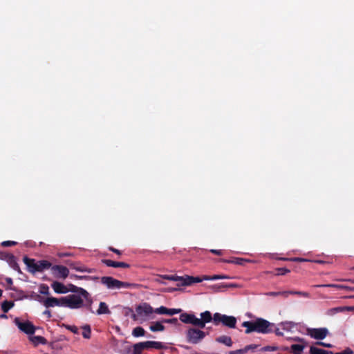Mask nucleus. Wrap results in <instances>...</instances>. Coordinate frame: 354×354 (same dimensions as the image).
Masks as SVG:
<instances>
[{
	"instance_id": "obj_1",
	"label": "nucleus",
	"mask_w": 354,
	"mask_h": 354,
	"mask_svg": "<svg viewBox=\"0 0 354 354\" xmlns=\"http://www.w3.org/2000/svg\"><path fill=\"white\" fill-rule=\"evenodd\" d=\"M88 295L86 290L80 288L77 293L62 297L63 307L79 309L84 306V299H87Z\"/></svg>"
},
{
	"instance_id": "obj_2",
	"label": "nucleus",
	"mask_w": 354,
	"mask_h": 354,
	"mask_svg": "<svg viewBox=\"0 0 354 354\" xmlns=\"http://www.w3.org/2000/svg\"><path fill=\"white\" fill-rule=\"evenodd\" d=\"M154 308L148 303L143 302L138 305L132 314L133 320L142 323L154 319Z\"/></svg>"
},
{
	"instance_id": "obj_3",
	"label": "nucleus",
	"mask_w": 354,
	"mask_h": 354,
	"mask_svg": "<svg viewBox=\"0 0 354 354\" xmlns=\"http://www.w3.org/2000/svg\"><path fill=\"white\" fill-rule=\"evenodd\" d=\"M101 282L105 285L107 288L112 290H120L123 288H131L136 286V284L123 282L115 279L111 277H103Z\"/></svg>"
},
{
	"instance_id": "obj_4",
	"label": "nucleus",
	"mask_w": 354,
	"mask_h": 354,
	"mask_svg": "<svg viewBox=\"0 0 354 354\" xmlns=\"http://www.w3.org/2000/svg\"><path fill=\"white\" fill-rule=\"evenodd\" d=\"M213 322L216 325L221 322L225 326L234 328L236 326V319L233 316H228L216 313L213 316Z\"/></svg>"
},
{
	"instance_id": "obj_5",
	"label": "nucleus",
	"mask_w": 354,
	"mask_h": 354,
	"mask_svg": "<svg viewBox=\"0 0 354 354\" xmlns=\"http://www.w3.org/2000/svg\"><path fill=\"white\" fill-rule=\"evenodd\" d=\"M186 337L189 343L198 344L205 337V333L199 329L191 328L187 330Z\"/></svg>"
},
{
	"instance_id": "obj_6",
	"label": "nucleus",
	"mask_w": 354,
	"mask_h": 354,
	"mask_svg": "<svg viewBox=\"0 0 354 354\" xmlns=\"http://www.w3.org/2000/svg\"><path fill=\"white\" fill-rule=\"evenodd\" d=\"M14 322L20 330L26 334L32 335L35 331V327L29 321L22 322L17 317L15 319Z\"/></svg>"
},
{
	"instance_id": "obj_7",
	"label": "nucleus",
	"mask_w": 354,
	"mask_h": 354,
	"mask_svg": "<svg viewBox=\"0 0 354 354\" xmlns=\"http://www.w3.org/2000/svg\"><path fill=\"white\" fill-rule=\"evenodd\" d=\"M307 333L314 339H323L328 335V330L326 328H308Z\"/></svg>"
},
{
	"instance_id": "obj_8",
	"label": "nucleus",
	"mask_w": 354,
	"mask_h": 354,
	"mask_svg": "<svg viewBox=\"0 0 354 354\" xmlns=\"http://www.w3.org/2000/svg\"><path fill=\"white\" fill-rule=\"evenodd\" d=\"M51 270L53 274L57 278L66 279L69 274L68 269L63 266H53Z\"/></svg>"
},
{
	"instance_id": "obj_9",
	"label": "nucleus",
	"mask_w": 354,
	"mask_h": 354,
	"mask_svg": "<svg viewBox=\"0 0 354 354\" xmlns=\"http://www.w3.org/2000/svg\"><path fill=\"white\" fill-rule=\"evenodd\" d=\"M255 326L253 329H256L258 333H267L269 332L270 323L263 319H259L254 322Z\"/></svg>"
},
{
	"instance_id": "obj_10",
	"label": "nucleus",
	"mask_w": 354,
	"mask_h": 354,
	"mask_svg": "<svg viewBox=\"0 0 354 354\" xmlns=\"http://www.w3.org/2000/svg\"><path fill=\"white\" fill-rule=\"evenodd\" d=\"M44 305L46 308L55 307V306H62V297L55 298V297H48L44 301Z\"/></svg>"
},
{
	"instance_id": "obj_11",
	"label": "nucleus",
	"mask_w": 354,
	"mask_h": 354,
	"mask_svg": "<svg viewBox=\"0 0 354 354\" xmlns=\"http://www.w3.org/2000/svg\"><path fill=\"white\" fill-rule=\"evenodd\" d=\"M23 260L30 272L35 273L37 272V261L33 259H29L27 257H24Z\"/></svg>"
},
{
	"instance_id": "obj_12",
	"label": "nucleus",
	"mask_w": 354,
	"mask_h": 354,
	"mask_svg": "<svg viewBox=\"0 0 354 354\" xmlns=\"http://www.w3.org/2000/svg\"><path fill=\"white\" fill-rule=\"evenodd\" d=\"M51 287L56 293L64 294L68 292V288L63 283L58 281H54L51 284Z\"/></svg>"
},
{
	"instance_id": "obj_13",
	"label": "nucleus",
	"mask_w": 354,
	"mask_h": 354,
	"mask_svg": "<svg viewBox=\"0 0 354 354\" xmlns=\"http://www.w3.org/2000/svg\"><path fill=\"white\" fill-rule=\"evenodd\" d=\"M200 321L202 322V325H201V328H203L205 326L207 323L210 322L213 317H212V314L209 311H205L201 313Z\"/></svg>"
},
{
	"instance_id": "obj_14",
	"label": "nucleus",
	"mask_w": 354,
	"mask_h": 354,
	"mask_svg": "<svg viewBox=\"0 0 354 354\" xmlns=\"http://www.w3.org/2000/svg\"><path fill=\"white\" fill-rule=\"evenodd\" d=\"M203 280H205L204 277L201 279L200 277H194L189 275H185L183 279V286H190L194 283H199L201 282Z\"/></svg>"
},
{
	"instance_id": "obj_15",
	"label": "nucleus",
	"mask_w": 354,
	"mask_h": 354,
	"mask_svg": "<svg viewBox=\"0 0 354 354\" xmlns=\"http://www.w3.org/2000/svg\"><path fill=\"white\" fill-rule=\"evenodd\" d=\"M103 262L109 267L113 268H128L129 265L124 262H117L109 259L104 260Z\"/></svg>"
},
{
	"instance_id": "obj_16",
	"label": "nucleus",
	"mask_w": 354,
	"mask_h": 354,
	"mask_svg": "<svg viewBox=\"0 0 354 354\" xmlns=\"http://www.w3.org/2000/svg\"><path fill=\"white\" fill-rule=\"evenodd\" d=\"M165 328L162 321L153 322L149 326V329L152 332L163 331Z\"/></svg>"
},
{
	"instance_id": "obj_17",
	"label": "nucleus",
	"mask_w": 354,
	"mask_h": 354,
	"mask_svg": "<svg viewBox=\"0 0 354 354\" xmlns=\"http://www.w3.org/2000/svg\"><path fill=\"white\" fill-rule=\"evenodd\" d=\"M51 267V263L46 260H41L37 261V272H42L46 269H48Z\"/></svg>"
},
{
	"instance_id": "obj_18",
	"label": "nucleus",
	"mask_w": 354,
	"mask_h": 354,
	"mask_svg": "<svg viewBox=\"0 0 354 354\" xmlns=\"http://www.w3.org/2000/svg\"><path fill=\"white\" fill-rule=\"evenodd\" d=\"M217 342L223 344L229 347L232 346V341L230 337L226 335H222L216 339Z\"/></svg>"
},
{
	"instance_id": "obj_19",
	"label": "nucleus",
	"mask_w": 354,
	"mask_h": 354,
	"mask_svg": "<svg viewBox=\"0 0 354 354\" xmlns=\"http://www.w3.org/2000/svg\"><path fill=\"white\" fill-rule=\"evenodd\" d=\"M111 312L109 309L108 306L104 302H100L99 304V308L97 310V315H102V314H110Z\"/></svg>"
},
{
	"instance_id": "obj_20",
	"label": "nucleus",
	"mask_w": 354,
	"mask_h": 354,
	"mask_svg": "<svg viewBox=\"0 0 354 354\" xmlns=\"http://www.w3.org/2000/svg\"><path fill=\"white\" fill-rule=\"evenodd\" d=\"M30 340L35 345L38 344H46V339L41 336H31Z\"/></svg>"
},
{
	"instance_id": "obj_21",
	"label": "nucleus",
	"mask_w": 354,
	"mask_h": 354,
	"mask_svg": "<svg viewBox=\"0 0 354 354\" xmlns=\"http://www.w3.org/2000/svg\"><path fill=\"white\" fill-rule=\"evenodd\" d=\"M310 354H333V352H329L315 346H311L310 348Z\"/></svg>"
},
{
	"instance_id": "obj_22",
	"label": "nucleus",
	"mask_w": 354,
	"mask_h": 354,
	"mask_svg": "<svg viewBox=\"0 0 354 354\" xmlns=\"http://www.w3.org/2000/svg\"><path fill=\"white\" fill-rule=\"evenodd\" d=\"M183 279L184 276H177V275H168V279L170 281H177L178 286H183Z\"/></svg>"
},
{
	"instance_id": "obj_23",
	"label": "nucleus",
	"mask_w": 354,
	"mask_h": 354,
	"mask_svg": "<svg viewBox=\"0 0 354 354\" xmlns=\"http://www.w3.org/2000/svg\"><path fill=\"white\" fill-rule=\"evenodd\" d=\"M15 304L11 301H4L1 304V309L4 313H7L14 306Z\"/></svg>"
},
{
	"instance_id": "obj_24",
	"label": "nucleus",
	"mask_w": 354,
	"mask_h": 354,
	"mask_svg": "<svg viewBox=\"0 0 354 354\" xmlns=\"http://www.w3.org/2000/svg\"><path fill=\"white\" fill-rule=\"evenodd\" d=\"M242 325L243 327L246 328L245 333H250L252 331H256V329H253L255 326L254 322H244Z\"/></svg>"
},
{
	"instance_id": "obj_25",
	"label": "nucleus",
	"mask_w": 354,
	"mask_h": 354,
	"mask_svg": "<svg viewBox=\"0 0 354 354\" xmlns=\"http://www.w3.org/2000/svg\"><path fill=\"white\" fill-rule=\"evenodd\" d=\"M82 336L86 339H90L91 333L90 326L88 324H86V325L83 326L82 327Z\"/></svg>"
},
{
	"instance_id": "obj_26",
	"label": "nucleus",
	"mask_w": 354,
	"mask_h": 354,
	"mask_svg": "<svg viewBox=\"0 0 354 354\" xmlns=\"http://www.w3.org/2000/svg\"><path fill=\"white\" fill-rule=\"evenodd\" d=\"M145 333L144 328L140 326L136 327L132 331V335L136 337L144 336Z\"/></svg>"
},
{
	"instance_id": "obj_27",
	"label": "nucleus",
	"mask_w": 354,
	"mask_h": 354,
	"mask_svg": "<svg viewBox=\"0 0 354 354\" xmlns=\"http://www.w3.org/2000/svg\"><path fill=\"white\" fill-rule=\"evenodd\" d=\"M304 348V346L302 344H292L290 346L291 351L295 354H301Z\"/></svg>"
},
{
	"instance_id": "obj_28",
	"label": "nucleus",
	"mask_w": 354,
	"mask_h": 354,
	"mask_svg": "<svg viewBox=\"0 0 354 354\" xmlns=\"http://www.w3.org/2000/svg\"><path fill=\"white\" fill-rule=\"evenodd\" d=\"M229 279V277L227 275H220V274H215L213 276H204L205 280H217V279Z\"/></svg>"
},
{
	"instance_id": "obj_29",
	"label": "nucleus",
	"mask_w": 354,
	"mask_h": 354,
	"mask_svg": "<svg viewBox=\"0 0 354 354\" xmlns=\"http://www.w3.org/2000/svg\"><path fill=\"white\" fill-rule=\"evenodd\" d=\"M188 324H191L195 326L201 328V325H202V322L200 321L199 318L196 317L194 315H192V316L190 318V321Z\"/></svg>"
},
{
	"instance_id": "obj_30",
	"label": "nucleus",
	"mask_w": 354,
	"mask_h": 354,
	"mask_svg": "<svg viewBox=\"0 0 354 354\" xmlns=\"http://www.w3.org/2000/svg\"><path fill=\"white\" fill-rule=\"evenodd\" d=\"M282 328L286 330H291L295 326V324L292 322H285L281 323Z\"/></svg>"
},
{
	"instance_id": "obj_31",
	"label": "nucleus",
	"mask_w": 354,
	"mask_h": 354,
	"mask_svg": "<svg viewBox=\"0 0 354 354\" xmlns=\"http://www.w3.org/2000/svg\"><path fill=\"white\" fill-rule=\"evenodd\" d=\"M168 308L163 306L154 308V314L167 315Z\"/></svg>"
},
{
	"instance_id": "obj_32",
	"label": "nucleus",
	"mask_w": 354,
	"mask_h": 354,
	"mask_svg": "<svg viewBox=\"0 0 354 354\" xmlns=\"http://www.w3.org/2000/svg\"><path fill=\"white\" fill-rule=\"evenodd\" d=\"M193 314L183 313L180 316V320L185 324H188Z\"/></svg>"
},
{
	"instance_id": "obj_33",
	"label": "nucleus",
	"mask_w": 354,
	"mask_h": 354,
	"mask_svg": "<svg viewBox=\"0 0 354 354\" xmlns=\"http://www.w3.org/2000/svg\"><path fill=\"white\" fill-rule=\"evenodd\" d=\"M267 295L277 297V296H283L284 297H288L289 296V292H286V291L282 292H270L266 294Z\"/></svg>"
},
{
	"instance_id": "obj_34",
	"label": "nucleus",
	"mask_w": 354,
	"mask_h": 354,
	"mask_svg": "<svg viewBox=\"0 0 354 354\" xmlns=\"http://www.w3.org/2000/svg\"><path fill=\"white\" fill-rule=\"evenodd\" d=\"M145 348L142 347V343H137L133 346V353L134 354H140L142 351Z\"/></svg>"
},
{
	"instance_id": "obj_35",
	"label": "nucleus",
	"mask_w": 354,
	"mask_h": 354,
	"mask_svg": "<svg viewBox=\"0 0 354 354\" xmlns=\"http://www.w3.org/2000/svg\"><path fill=\"white\" fill-rule=\"evenodd\" d=\"M286 292H289V295H301V296H304L305 297H309V294L307 293V292H300V291H286Z\"/></svg>"
},
{
	"instance_id": "obj_36",
	"label": "nucleus",
	"mask_w": 354,
	"mask_h": 354,
	"mask_svg": "<svg viewBox=\"0 0 354 354\" xmlns=\"http://www.w3.org/2000/svg\"><path fill=\"white\" fill-rule=\"evenodd\" d=\"M181 312V309L180 308H168L167 315H174L178 314Z\"/></svg>"
},
{
	"instance_id": "obj_37",
	"label": "nucleus",
	"mask_w": 354,
	"mask_h": 354,
	"mask_svg": "<svg viewBox=\"0 0 354 354\" xmlns=\"http://www.w3.org/2000/svg\"><path fill=\"white\" fill-rule=\"evenodd\" d=\"M66 328L68 329V330L71 331L74 334H78L79 333V328L77 326H74V325L66 326Z\"/></svg>"
},
{
	"instance_id": "obj_38",
	"label": "nucleus",
	"mask_w": 354,
	"mask_h": 354,
	"mask_svg": "<svg viewBox=\"0 0 354 354\" xmlns=\"http://www.w3.org/2000/svg\"><path fill=\"white\" fill-rule=\"evenodd\" d=\"M39 292L42 295H48L49 294V288L48 286L46 285H41L40 286V290Z\"/></svg>"
},
{
	"instance_id": "obj_39",
	"label": "nucleus",
	"mask_w": 354,
	"mask_h": 354,
	"mask_svg": "<svg viewBox=\"0 0 354 354\" xmlns=\"http://www.w3.org/2000/svg\"><path fill=\"white\" fill-rule=\"evenodd\" d=\"M73 269H75V270L77 271H79V272H91V269H87L86 268H84V267H79V266H73L72 267Z\"/></svg>"
},
{
	"instance_id": "obj_40",
	"label": "nucleus",
	"mask_w": 354,
	"mask_h": 354,
	"mask_svg": "<svg viewBox=\"0 0 354 354\" xmlns=\"http://www.w3.org/2000/svg\"><path fill=\"white\" fill-rule=\"evenodd\" d=\"M257 348V345H256V344H250V345L246 346L243 348H244L245 353H246L247 352H248L250 351H254Z\"/></svg>"
},
{
	"instance_id": "obj_41",
	"label": "nucleus",
	"mask_w": 354,
	"mask_h": 354,
	"mask_svg": "<svg viewBox=\"0 0 354 354\" xmlns=\"http://www.w3.org/2000/svg\"><path fill=\"white\" fill-rule=\"evenodd\" d=\"M162 322L176 324L178 322V319L176 318L165 319H162Z\"/></svg>"
},
{
	"instance_id": "obj_42",
	"label": "nucleus",
	"mask_w": 354,
	"mask_h": 354,
	"mask_svg": "<svg viewBox=\"0 0 354 354\" xmlns=\"http://www.w3.org/2000/svg\"><path fill=\"white\" fill-rule=\"evenodd\" d=\"M151 348H157V349L161 348L162 347V343L159 342L151 341Z\"/></svg>"
},
{
	"instance_id": "obj_43",
	"label": "nucleus",
	"mask_w": 354,
	"mask_h": 354,
	"mask_svg": "<svg viewBox=\"0 0 354 354\" xmlns=\"http://www.w3.org/2000/svg\"><path fill=\"white\" fill-rule=\"evenodd\" d=\"M1 244L3 246L10 247V246L15 245L16 242L12 241H3Z\"/></svg>"
},
{
	"instance_id": "obj_44",
	"label": "nucleus",
	"mask_w": 354,
	"mask_h": 354,
	"mask_svg": "<svg viewBox=\"0 0 354 354\" xmlns=\"http://www.w3.org/2000/svg\"><path fill=\"white\" fill-rule=\"evenodd\" d=\"M160 279H168V275H167V274L160 275L158 278L156 279V282L161 283V284H164L165 283L162 281H161Z\"/></svg>"
},
{
	"instance_id": "obj_45",
	"label": "nucleus",
	"mask_w": 354,
	"mask_h": 354,
	"mask_svg": "<svg viewBox=\"0 0 354 354\" xmlns=\"http://www.w3.org/2000/svg\"><path fill=\"white\" fill-rule=\"evenodd\" d=\"M320 287H333L336 288H342V286L338 285V284H324V285H319Z\"/></svg>"
},
{
	"instance_id": "obj_46",
	"label": "nucleus",
	"mask_w": 354,
	"mask_h": 354,
	"mask_svg": "<svg viewBox=\"0 0 354 354\" xmlns=\"http://www.w3.org/2000/svg\"><path fill=\"white\" fill-rule=\"evenodd\" d=\"M244 348L238 349L235 351H232L229 353V354H245Z\"/></svg>"
},
{
	"instance_id": "obj_47",
	"label": "nucleus",
	"mask_w": 354,
	"mask_h": 354,
	"mask_svg": "<svg viewBox=\"0 0 354 354\" xmlns=\"http://www.w3.org/2000/svg\"><path fill=\"white\" fill-rule=\"evenodd\" d=\"M141 343H142V347L145 349H147V348H151V341H147V342H141Z\"/></svg>"
},
{
	"instance_id": "obj_48",
	"label": "nucleus",
	"mask_w": 354,
	"mask_h": 354,
	"mask_svg": "<svg viewBox=\"0 0 354 354\" xmlns=\"http://www.w3.org/2000/svg\"><path fill=\"white\" fill-rule=\"evenodd\" d=\"M277 348L276 347H274V346H265L263 348H261V351H276Z\"/></svg>"
},
{
	"instance_id": "obj_49",
	"label": "nucleus",
	"mask_w": 354,
	"mask_h": 354,
	"mask_svg": "<svg viewBox=\"0 0 354 354\" xmlns=\"http://www.w3.org/2000/svg\"><path fill=\"white\" fill-rule=\"evenodd\" d=\"M353 351L351 349L346 348L344 351L339 352V353H337L335 354H353Z\"/></svg>"
},
{
	"instance_id": "obj_50",
	"label": "nucleus",
	"mask_w": 354,
	"mask_h": 354,
	"mask_svg": "<svg viewBox=\"0 0 354 354\" xmlns=\"http://www.w3.org/2000/svg\"><path fill=\"white\" fill-rule=\"evenodd\" d=\"M14 270H17L18 272H21L20 268L19 265L16 262H13V264L12 266Z\"/></svg>"
},
{
	"instance_id": "obj_51",
	"label": "nucleus",
	"mask_w": 354,
	"mask_h": 354,
	"mask_svg": "<svg viewBox=\"0 0 354 354\" xmlns=\"http://www.w3.org/2000/svg\"><path fill=\"white\" fill-rule=\"evenodd\" d=\"M317 344L318 345H321V346H323L324 347H327V348H330L332 347V345L330 344H326L324 342H317Z\"/></svg>"
},
{
	"instance_id": "obj_52",
	"label": "nucleus",
	"mask_w": 354,
	"mask_h": 354,
	"mask_svg": "<svg viewBox=\"0 0 354 354\" xmlns=\"http://www.w3.org/2000/svg\"><path fill=\"white\" fill-rule=\"evenodd\" d=\"M210 252L213 254H217V255H221L222 254V251L221 250H214V249H212L210 250Z\"/></svg>"
},
{
	"instance_id": "obj_53",
	"label": "nucleus",
	"mask_w": 354,
	"mask_h": 354,
	"mask_svg": "<svg viewBox=\"0 0 354 354\" xmlns=\"http://www.w3.org/2000/svg\"><path fill=\"white\" fill-rule=\"evenodd\" d=\"M279 271H280L279 274H285L290 272L289 270L286 269V268H280Z\"/></svg>"
},
{
	"instance_id": "obj_54",
	"label": "nucleus",
	"mask_w": 354,
	"mask_h": 354,
	"mask_svg": "<svg viewBox=\"0 0 354 354\" xmlns=\"http://www.w3.org/2000/svg\"><path fill=\"white\" fill-rule=\"evenodd\" d=\"M242 259H236V261H224L225 262H228V263H237V264H241L242 263Z\"/></svg>"
},
{
	"instance_id": "obj_55",
	"label": "nucleus",
	"mask_w": 354,
	"mask_h": 354,
	"mask_svg": "<svg viewBox=\"0 0 354 354\" xmlns=\"http://www.w3.org/2000/svg\"><path fill=\"white\" fill-rule=\"evenodd\" d=\"M44 315H45L46 316H47V317L50 318L51 317V313L50 310H46L44 312Z\"/></svg>"
},
{
	"instance_id": "obj_56",
	"label": "nucleus",
	"mask_w": 354,
	"mask_h": 354,
	"mask_svg": "<svg viewBox=\"0 0 354 354\" xmlns=\"http://www.w3.org/2000/svg\"><path fill=\"white\" fill-rule=\"evenodd\" d=\"M109 249H110V250H111L112 252H115V253H116V254H120V250H117V249H115V248H110Z\"/></svg>"
},
{
	"instance_id": "obj_57",
	"label": "nucleus",
	"mask_w": 354,
	"mask_h": 354,
	"mask_svg": "<svg viewBox=\"0 0 354 354\" xmlns=\"http://www.w3.org/2000/svg\"><path fill=\"white\" fill-rule=\"evenodd\" d=\"M295 261H299V262H302V261H306L307 260L306 259H301V258H295L294 259Z\"/></svg>"
},
{
	"instance_id": "obj_58",
	"label": "nucleus",
	"mask_w": 354,
	"mask_h": 354,
	"mask_svg": "<svg viewBox=\"0 0 354 354\" xmlns=\"http://www.w3.org/2000/svg\"><path fill=\"white\" fill-rule=\"evenodd\" d=\"M6 282L8 283V284H12V280L11 278H6Z\"/></svg>"
},
{
	"instance_id": "obj_59",
	"label": "nucleus",
	"mask_w": 354,
	"mask_h": 354,
	"mask_svg": "<svg viewBox=\"0 0 354 354\" xmlns=\"http://www.w3.org/2000/svg\"><path fill=\"white\" fill-rule=\"evenodd\" d=\"M175 290H176V288H170L167 289V292H171Z\"/></svg>"
},
{
	"instance_id": "obj_60",
	"label": "nucleus",
	"mask_w": 354,
	"mask_h": 354,
	"mask_svg": "<svg viewBox=\"0 0 354 354\" xmlns=\"http://www.w3.org/2000/svg\"><path fill=\"white\" fill-rule=\"evenodd\" d=\"M5 256L9 257V259H12L14 261V257L12 255L6 254Z\"/></svg>"
},
{
	"instance_id": "obj_61",
	"label": "nucleus",
	"mask_w": 354,
	"mask_h": 354,
	"mask_svg": "<svg viewBox=\"0 0 354 354\" xmlns=\"http://www.w3.org/2000/svg\"><path fill=\"white\" fill-rule=\"evenodd\" d=\"M0 317H1V318L6 319V318H7V316H6V315L3 314V315H0Z\"/></svg>"
},
{
	"instance_id": "obj_62",
	"label": "nucleus",
	"mask_w": 354,
	"mask_h": 354,
	"mask_svg": "<svg viewBox=\"0 0 354 354\" xmlns=\"http://www.w3.org/2000/svg\"><path fill=\"white\" fill-rule=\"evenodd\" d=\"M276 333H277V335H283V334H282V333H281L280 331H279V330H276Z\"/></svg>"
},
{
	"instance_id": "obj_63",
	"label": "nucleus",
	"mask_w": 354,
	"mask_h": 354,
	"mask_svg": "<svg viewBox=\"0 0 354 354\" xmlns=\"http://www.w3.org/2000/svg\"><path fill=\"white\" fill-rule=\"evenodd\" d=\"M67 255H68V254H60L59 256H60V257H63V256H67Z\"/></svg>"
},
{
	"instance_id": "obj_64",
	"label": "nucleus",
	"mask_w": 354,
	"mask_h": 354,
	"mask_svg": "<svg viewBox=\"0 0 354 354\" xmlns=\"http://www.w3.org/2000/svg\"><path fill=\"white\" fill-rule=\"evenodd\" d=\"M2 295V290L0 289V297Z\"/></svg>"
}]
</instances>
